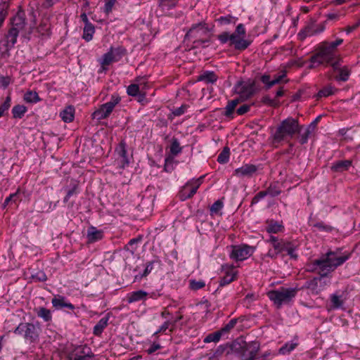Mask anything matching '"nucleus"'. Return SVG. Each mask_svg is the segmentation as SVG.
Here are the masks:
<instances>
[{"mask_svg": "<svg viewBox=\"0 0 360 360\" xmlns=\"http://www.w3.org/2000/svg\"><path fill=\"white\" fill-rule=\"evenodd\" d=\"M259 345L257 342H247L243 340H236L230 345H220L215 351L214 356H219L224 353L226 355L235 354L240 356L241 360H257Z\"/></svg>", "mask_w": 360, "mask_h": 360, "instance_id": "nucleus-1", "label": "nucleus"}, {"mask_svg": "<svg viewBox=\"0 0 360 360\" xmlns=\"http://www.w3.org/2000/svg\"><path fill=\"white\" fill-rule=\"evenodd\" d=\"M349 259V255L340 251L328 252L321 259H316L307 266V270L317 271L321 276H325Z\"/></svg>", "mask_w": 360, "mask_h": 360, "instance_id": "nucleus-2", "label": "nucleus"}, {"mask_svg": "<svg viewBox=\"0 0 360 360\" xmlns=\"http://www.w3.org/2000/svg\"><path fill=\"white\" fill-rule=\"evenodd\" d=\"M300 131V125L297 120L288 117L277 127L271 133L272 143L275 146L283 141H288Z\"/></svg>", "mask_w": 360, "mask_h": 360, "instance_id": "nucleus-3", "label": "nucleus"}, {"mask_svg": "<svg viewBox=\"0 0 360 360\" xmlns=\"http://www.w3.org/2000/svg\"><path fill=\"white\" fill-rule=\"evenodd\" d=\"M267 242L270 243L272 248L269 250L266 255V257L273 259L276 258L278 254L286 252L291 258H297L296 249L298 246L297 243L284 241L273 236H270Z\"/></svg>", "mask_w": 360, "mask_h": 360, "instance_id": "nucleus-4", "label": "nucleus"}, {"mask_svg": "<svg viewBox=\"0 0 360 360\" xmlns=\"http://www.w3.org/2000/svg\"><path fill=\"white\" fill-rule=\"evenodd\" d=\"M297 290L294 288L281 287L269 290L267 295L271 301L278 307L289 303L295 297Z\"/></svg>", "mask_w": 360, "mask_h": 360, "instance_id": "nucleus-5", "label": "nucleus"}, {"mask_svg": "<svg viewBox=\"0 0 360 360\" xmlns=\"http://www.w3.org/2000/svg\"><path fill=\"white\" fill-rule=\"evenodd\" d=\"M333 57V51L328 46V42L323 41L320 44L318 53L311 58L309 68H314L325 63H329Z\"/></svg>", "mask_w": 360, "mask_h": 360, "instance_id": "nucleus-6", "label": "nucleus"}, {"mask_svg": "<svg viewBox=\"0 0 360 360\" xmlns=\"http://www.w3.org/2000/svg\"><path fill=\"white\" fill-rule=\"evenodd\" d=\"M229 248V257L236 262L248 259L255 252V248L245 244L231 245Z\"/></svg>", "mask_w": 360, "mask_h": 360, "instance_id": "nucleus-7", "label": "nucleus"}, {"mask_svg": "<svg viewBox=\"0 0 360 360\" xmlns=\"http://www.w3.org/2000/svg\"><path fill=\"white\" fill-rule=\"evenodd\" d=\"M16 335L22 336L29 342H35L39 337L37 328L32 323H21L15 329Z\"/></svg>", "mask_w": 360, "mask_h": 360, "instance_id": "nucleus-8", "label": "nucleus"}, {"mask_svg": "<svg viewBox=\"0 0 360 360\" xmlns=\"http://www.w3.org/2000/svg\"><path fill=\"white\" fill-rule=\"evenodd\" d=\"M120 98L117 95H112L110 101L103 104L92 114L94 119L98 120H103L108 117L114 108L120 103Z\"/></svg>", "mask_w": 360, "mask_h": 360, "instance_id": "nucleus-9", "label": "nucleus"}, {"mask_svg": "<svg viewBox=\"0 0 360 360\" xmlns=\"http://www.w3.org/2000/svg\"><path fill=\"white\" fill-rule=\"evenodd\" d=\"M125 49L121 46L116 48L110 47L109 51L99 59V63L103 69L104 70L106 66H108L112 63L120 60L125 54Z\"/></svg>", "mask_w": 360, "mask_h": 360, "instance_id": "nucleus-10", "label": "nucleus"}, {"mask_svg": "<svg viewBox=\"0 0 360 360\" xmlns=\"http://www.w3.org/2000/svg\"><path fill=\"white\" fill-rule=\"evenodd\" d=\"M246 31L243 24L236 27V31L231 34V45L236 49H245L249 46V42L245 39Z\"/></svg>", "mask_w": 360, "mask_h": 360, "instance_id": "nucleus-11", "label": "nucleus"}, {"mask_svg": "<svg viewBox=\"0 0 360 360\" xmlns=\"http://www.w3.org/2000/svg\"><path fill=\"white\" fill-rule=\"evenodd\" d=\"M255 82L252 80L242 81L235 86V91L238 94L241 98L247 99L255 92Z\"/></svg>", "mask_w": 360, "mask_h": 360, "instance_id": "nucleus-12", "label": "nucleus"}, {"mask_svg": "<svg viewBox=\"0 0 360 360\" xmlns=\"http://www.w3.org/2000/svg\"><path fill=\"white\" fill-rule=\"evenodd\" d=\"M204 176L197 179H192L188 181L182 188L181 197L182 200L191 198L197 191L199 186L202 184Z\"/></svg>", "mask_w": 360, "mask_h": 360, "instance_id": "nucleus-13", "label": "nucleus"}, {"mask_svg": "<svg viewBox=\"0 0 360 360\" xmlns=\"http://www.w3.org/2000/svg\"><path fill=\"white\" fill-rule=\"evenodd\" d=\"M222 272L224 275L219 281L220 286L226 285L233 281L238 274V271L233 266L227 264L222 266Z\"/></svg>", "mask_w": 360, "mask_h": 360, "instance_id": "nucleus-14", "label": "nucleus"}, {"mask_svg": "<svg viewBox=\"0 0 360 360\" xmlns=\"http://www.w3.org/2000/svg\"><path fill=\"white\" fill-rule=\"evenodd\" d=\"M51 303H52L53 307L57 310L61 309L63 308H68L70 310L75 309V306L72 304H71L70 302H69L68 301V300L63 296H60V295L55 296L52 299Z\"/></svg>", "mask_w": 360, "mask_h": 360, "instance_id": "nucleus-15", "label": "nucleus"}, {"mask_svg": "<svg viewBox=\"0 0 360 360\" xmlns=\"http://www.w3.org/2000/svg\"><path fill=\"white\" fill-rule=\"evenodd\" d=\"M257 167L254 165H245L242 167L235 169L234 175L243 177V176H250L257 171Z\"/></svg>", "mask_w": 360, "mask_h": 360, "instance_id": "nucleus-16", "label": "nucleus"}, {"mask_svg": "<svg viewBox=\"0 0 360 360\" xmlns=\"http://www.w3.org/2000/svg\"><path fill=\"white\" fill-rule=\"evenodd\" d=\"M207 32V28L205 27L204 24L199 23L193 25V27L190 29V30L186 34V36L188 37H195L198 38Z\"/></svg>", "mask_w": 360, "mask_h": 360, "instance_id": "nucleus-17", "label": "nucleus"}, {"mask_svg": "<svg viewBox=\"0 0 360 360\" xmlns=\"http://www.w3.org/2000/svg\"><path fill=\"white\" fill-rule=\"evenodd\" d=\"M325 30L324 24H319L318 25H311L310 27H306L302 32L300 33V36L302 39H304L307 37L312 36L314 34H319Z\"/></svg>", "mask_w": 360, "mask_h": 360, "instance_id": "nucleus-18", "label": "nucleus"}, {"mask_svg": "<svg viewBox=\"0 0 360 360\" xmlns=\"http://www.w3.org/2000/svg\"><path fill=\"white\" fill-rule=\"evenodd\" d=\"M116 152L118 155L117 158V164L118 165L124 168L126 165L129 164V160L127 157V153L125 149V145L124 143H120L117 148L116 149Z\"/></svg>", "mask_w": 360, "mask_h": 360, "instance_id": "nucleus-19", "label": "nucleus"}, {"mask_svg": "<svg viewBox=\"0 0 360 360\" xmlns=\"http://www.w3.org/2000/svg\"><path fill=\"white\" fill-rule=\"evenodd\" d=\"M285 76V75L283 73L280 75H276L273 79H271L269 75H264L261 77V81L266 85L267 89H269L274 85L281 82Z\"/></svg>", "mask_w": 360, "mask_h": 360, "instance_id": "nucleus-20", "label": "nucleus"}, {"mask_svg": "<svg viewBox=\"0 0 360 360\" xmlns=\"http://www.w3.org/2000/svg\"><path fill=\"white\" fill-rule=\"evenodd\" d=\"M148 293L144 290L134 291L127 295V300L129 303L146 300Z\"/></svg>", "mask_w": 360, "mask_h": 360, "instance_id": "nucleus-21", "label": "nucleus"}, {"mask_svg": "<svg viewBox=\"0 0 360 360\" xmlns=\"http://www.w3.org/2000/svg\"><path fill=\"white\" fill-rule=\"evenodd\" d=\"M60 117L65 122H70L75 117V108L72 105L66 107L60 113Z\"/></svg>", "mask_w": 360, "mask_h": 360, "instance_id": "nucleus-22", "label": "nucleus"}, {"mask_svg": "<svg viewBox=\"0 0 360 360\" xmlns=\"http://www.w3.org/2000/svg\"><path fill=\"white\" fill-rule=\"evenodd\" d=\"M87 238L89 242H96L103 238V232L94 226H91L87 231Z\"/></svg>", "mask_w": 360, "mask_h": 360, "instance_id": "nucleus-23", "label": "nucleus"}, {"mask_svg": "<svg viewBox=\"0 0 360 360\" xmlns=\"http://www.w3.org/2000/svg\"><path fill=\"white\" fill-rule=\"evenodd\" d=\"M332 65L335 70H338L339 72V76H338L339 80L344 81V82L348 80L349 75H350V72H351V71L348 67L344 66V67L338 68V63H333Z\"/></svg>", "mask_w": 360, "mask_h": 360, "instance_id": "nucleus-24", "label": "nucleus"}, {"mask_svg": "<svg viewBox=\"0 0 360 360\" xmlns=\"http://www.w3.org/2000/svg\"><path fill=\"white\" fill-rule=\"evenodd\" d=\"M18 35V30L17 27H12L8 33L7 34L6 39V46L8 47L13 46V44L16 42L17 37Z\"/></svg>", "mask_w": 360, "mask_h": 360, "instance_id": "nucleus-25", "label": "nucleus"}, {"mask_svg": "<svg viewBox=\"0 0 360 360\" xmlns=\"http://www.w3.org/2000/svg\"><path fill=\"white\" fill-rule=\"evenodd\" d=\"M109 318L108 316L103 317L94 327V334L100 335L104 328L108 326Z\"/></svg>", "mask_w": 360, "mask_h": 360, "instance_id": "nucleus-26", "label": "nucleus"}, {"mask_svg": "<svg viewBox=\"0 0 360 360\" xmlns=\"http://www.w3.org/2000/svg\"><path fill=\"white\" fill-rule=\"evenodd\" d=\"M95 33V27L92 24H88L84 25L83 29L82 38L86 41H90L92 40L94 34Z\"/></svg>", "mask_w": 360, "mask_h": 360, "instance_id": "nucleus-27", "label": "nucleus"}, {"mask_svg": "<svg viewBox=\"0 0 360 360\" xmlns=\"http://www.w3.org/2000/svg\"><path fill=\"white\" fill-rule=\"evenodd\" d=\"M297 346V343L296 342H288L279 349L278 354L282 355L288 354L290 352L295 349Z\"/></svg>", "mask_w": 360, "mask_h": 360, "instance_id": "nucleus-28", "label": "nucleus"}, {"mask_svg": "<svg viewBox=\"0 0 360 360\" xmlns=\"http://www.w3.org/2000/svg\"><path fill=\"white\" fill-rule=\"evenodd\" d=\"M217 77L212 72H205L198 77L199 81L206 83H214L217 81Z\"/></svg>", "mask_w": 360, "mask_h": 360, "instance_id": "nucleus-29", "label": "nucleus"}, {"mask_svg": "<svg viewBox=\"0 0 360 360\" xmlns=\"http://www.w3.org/2000/svg\"><path fill=\"white\" fill-rule=\"evenodd\" d=\"M27 108L24 105H18L13 107L12 109V113L13 117L15 118H21L24 114L26 112Z\"/></svg>", "mask_w": 360, "mask_h": 360, "instance_id": "nucleus-30", "label": "nucleus"}, {"mask_svg": "<svg viewBox=\"0 0 360 360\" xmlns=\"http://www.w3.org/2000/svg\"><path fill=\"white\" fill-rule=\"evenodd\" d=\"M39 317L43 319L45 321H49L52 319L51 311L44 307H40L37 311Z\"/></svg>", "mask_w": 360, "mask_h": 360, "instance_id": "nucleus-31", "label": "nucleus"}, {"mask_svg": "<svg viewBox=\"0 0 360 360\" xmlns=\"http://www.w3.org/2000/svg\"><path fill=\"white\" fill-rule=\"evenodd\" d=\"M351 165L349 160L339 161L333 164L332 169L335 171H343L347 169Z\"/></svg>", "mask_w": 360, "mask_h": 360, "instance_id": "nucleus-32", "label": "nucleus"}, {"mask_svg": "<svg viewBox=\"0 0 360 360\" xmlns=\"http://www.w3.org/2000/svg\"><path fill=\"white\" fill-rule=\"evenodd\" d=\"M266 229L269 233H276L283 231V226L276 222H271L267 225Z\"/></svg>", "mask_w": 360, "mask_h": 360, "instance_id": "nucleus-33", "label": "nucleus"}, {"mask_svg": "<svg viewBox=\"0 0 360 360\" xmlns=\"http://www.w3.org/2000/svg\"><path fill=\"white\" fill-rule=\"evenodd\" d=\"M224 204L221 200H217L210 207V212L212 215L221 214V210Z\"/></svg>", "mask_w": 360, "mask_h": 360, "instance_id": "nucleus-34", "label": "nucleus"}, {"mask_svg": "<svg viewBox=\"0 0 360 360\" xmlns=\"http://www.w3.org/2000/svg\"><path fill=\"white\" fill-rule=\"evenodd\" d=\"M24 99L28 103H37L39 101V97L37 92L28 91L25 94Z\"/></svg>", "mask_w": 360, "mask_h": 360, "instance_id": "nucleus-35", "label": "nucleus"}, {"mask_svg": "<svg viewBox=\"0 0 360 360\" xmlns=\"http://www.w3.org/2000/svg\"><path fill=\"white\" fill-rule=\"evenodd\" d=\"M181 152V147L177 139H174L172 141L170 146V153L173 155H176Z\"/></svg>", "mask_w": 360, "mask_h": 360, "instance_id": "nucleus-36", "label": "nucleus"}, {"mask_svg": "<svg viewBox=\"0 0 360 360\" xmlns=\"http://www.w3.org/2000/svg\"><path fill=\"white\" fill-rule=\"evenodd\" d=\"M222 331H217L215 333H211L208 335L204 340L205 342H218L221 336L222 335Z\"/></svg>", "mask_w": 360, "mask_h": 360, "instance_id": "nucleus-37", "label": "nucleus"}, {"mask_svg": "<svg viewBox=\"0 0 360 360\" xmlns=\"http://www.w3.org/2000/svg\"><path fill=\"white\" fill-rule=\"evenodd\" d=\"M229 149L228 148H224V150L218 155L217 161L220 163L227 162L229 159Z\"/></svg>", "mask_w": 360, "mask_h": 360, "instance_id": "nucleus-38", "label": "nucleus"}, {"mask_svg": "<svg viewBox=\"0 0 360 360\" xmlns=\"http://www.w3.org/2000/svg\"><path fill=\"white\" fill-rule=\"evenodd\" d=\"M330 300L333 308H340L343 304V300L340 295L333 294L331 295Z\"/></svg>", "mask_w": 360, "mask_h": 360, "instance_id": "nucleus-39", "label": "nucleus"}, {"mask_svg": "<svg viewBox=\"0 0 360 360\" xmlns=\"http://www.w3.org/2000/svg\"><path fill=\"white\" fill-rule=\"evenodd\" d=\"M205 286V283L203 281L191 280L189 281V287L193 290H200Z\"/></svg>", "mask_w": 360, "mask_h": 360, "instance_id": "nucleus-40", "label": "nucleus"}, {"mask_svg": "<svg viewBox=\"0 0 360 360\" xmlns=\"http://www.w3.org/2000/svg\"><path fill=\"white\" fill-rule=\"evenodd\" d=\"M238 103V101L237 99L232 100L231 101L229 102L226 107V115L229 116L232 114L235 108Z\"/></svg>", "mask_w": 360, "mask_h": 360, "instance_id": "nucleus-41", "label": "nucleus"}, {"mask_svg": "<svg viewBox=\"0 0 360 360\" xmlns=\"http://www.w3.org/2000/svg\"><path fill=\"white\" fill-rule=\"evenodd\" d=\"M334 91H335V89L333 86H326L324 89L320 90L319 91L318 96L319 97H322V96L326 97V96L333 94Z\"/></svg>", "mask_w": 360, "mask_h": 360, "instance_id": "nucleus-42", "label": "nucleus"}, {"mask_svg": "<svg viewBox=\"0 0 360 360\" xmlns=\"http://www.w3.org/2000/svg\"><path fill=\"white\" fill-rule=\"evenodd\" d=\"M116 2V0H105L103 11L106 14H109Z\"/></svg>", "mask_w": 360, "mask_h": 360, "instance_id": "nucleus-43", "label": "nucleus"}, {"mask_svg": "<svg viewBox=\"0 0 360 360\" xmlns=\"http://www.w3.org/2000/svg\"><path fill=\"white\" fill-rule=\"evenodd\" d=\"M127 91L129 96H135L139 92V87L137 84H133L128 86Z\"/></svg>", "mask_w": 360, "mask_h": 360, "instance_id": "nucleus-44", "label": "nucleus"}, {"mask_svg": "<svg viewBox=\"0 0 360 360\" xmlns=\"http://www.w3.org/2000/svg\"><path fill=\"white\" fill-rule=\"evenodd\" d=\"M231 33L229 32H223L220 35H219L218 39L222 44H225L226 42H229L231 44Z\"/></svg>", "mask_w": 360, "mask_h": 360, "instance_id": "nucleus-45", "label": "nucleus"}, {"mask_svg": "<svg viewBox=\"0 0 360 360\" xmlns=\"http://www.w3.org/2000/svg\"><path fill=\"white\" fill-rule=\"evenodd\" d=\"M160 348H161V346L159 343L153 342V344H151L149 346V347L148 349H146V351L148 354H152L154 352H155L156 351H158V349H160Z\"/></svg>", "mask_w": 360, "mask_h": 360, "instance_id": "nucleus-46", "label": "nucleus"}, {"mask_svg": "<svg viewBox=\"0 0 360 360\" xmlns=\"http://www.w3.org/2000/svg\"><path fill=\"white\" fill-rule=\"evenodd\" d=\"M17 199V195L15 193L11 194L7 197L4 201V207H6L12 202H15Z\"/></svg>", "mask_w": 360, "mask_h": 360, "instance_id": "nucleus-47", "label": "nucleus"}, {"mask_svg": "<svg viewBox=\"0 0 360 360\" xmlns=\"http://www.w3.org/2000/svg\"><path fill=\"white\" fill-rule=\"evenodd\" d=\"M236 323V320H233V319L231 320L223 328H221V331H222L223 334L224 333L229 331L231 328H233L234 327Z\"/></svg>", "mask_w": 360, "mask_h": 360, "instance_id": "nucleus-48", "label": "nucleus"}, {"mask_svg": "<svg viewBox=\"0 0 360 360\" xmlns=\"http://www.w3.org/2000/svg\"><path fill=\"white\" fill-rule=\"evenodd\" d=\"M160 5L165 8H169L172 6H174L176 4V0H160Z\"/></svg>", "mask_w": 360, "mask_h": 360, "instance_id": "nucleus-49", "label": "nucleus"}, {"mask_svg": "<svg viewBox=\"0 0 360 360\" xmlns=\"http://www.w3.org/2000/svg\"><path fill=\"white\" fill-rule=\"evenodd\" d=\"M219 20L224 25L229 24L232 22H235L234 18L231 16L221 17Z\"/></svg>", "mask_w": 360, "mask_h": 360, "instance_id": "nucleus-50", "label": "nucleus"}, {"mask_svg": "<svg viewBox=\"0 0 360 360\" xmlns=\"http://www.w3.org/2000/svg\"><path fill=\"white\" fill-rule=\"evenodd\" d=\"M319 230L329 231H331L332 228L329 226L324 225L323 223H318L314 225Z\"/></svg>", "mask_w": 360, "mask_h": 360, "instance_id": "nucleus-51", "label": "nucleus"}, {"mask_svg": "<svg viewBox=\"0 0 360 360\" xmlns=\"http://www.w3.org/2000/svg\"><path fill=\"white\" fill-rule=\"evenodd\" d=\"M185 111H186V106L181 105L180 108H176L173 111V114L176 116H179V115L184 114L185 112Z\"/></svg>", "mask_w": 360, "mask_h": 360, "instance_id": "nucleus-52", "label": "nucleus"}, {"mask_svg": "<svg viewBox=\"0 0 360 360\" xmlns=\"http://www.w3.org/2000/svg\"><path fill=\"white\" fill-rule=\"evenodd\" d=\"M343 42V40L342 39H338L335 41H333L330 43H328V46L331 48L333 51L339 45H340Z\"/></svg>", "mask_w": 360, "mask_h": 360, "instance_id": "nucleus-53", "label": "nucleus"}, {"mask_svg": "<svg viewBox=\"0 0 360 360\" xmlns=\"http://www.w3.org/2000/svg\"><path fill=\"white\" fill-rule=\"evenodd\" d=\"M249 109H250V107L248 105H243L238 108L237 113L238 115H243L245 112H247L249 110Z\"/></svg>", "mask_w": 360, "mask_h": 360, "instance_id": "nucleus-54", "label": "nucleus"}, {"mask_svg": "<svg viewBox=\"0 0 360 360\" xmlns=\"http://www.w3.org/2000/svg\"><path fill=\"white\" fill-rule=\"evenodd\" d=\"M33 278L39 281H46V276L43 272L38 273L36 276H34Z\"/></svg>", "mask_w": 360, "mask_h": 360, "instance_id": "nucleus-55", "label": "nucleus"}, {"mask_svg": "<svg viewBox=\"0 0 360 360\" xmlns=\"http://www.w3.org/2000/svg\"><path fill=\"white\" fill-rule=\"evenodd\" d=\"M170 325L169 320H166L165 323L160 327V329L155 333V334L166 330Z\"/></svg>", "mask_w": 360, "mask_h": 360, "instance_id": "nucleus-56", "label": "nucleus"}, {"mask_svg": "<svg viewBox=\"0 0 360 360\" xmlns=\"http://www.w3.org/2000/svg\"><path fill=\"white\" fill-rule=\"evenodd\" d=\"M153 268V263L152 262L148 263L146 266V268H145L144 272H143L142 276H147L149 273L151 272Z\"/></svg>", "mask_w": 360, "mask_h": 360, "instance_id": "nucleus-57", "label": "nucleus"}, {"mask_svg": "<svg viewBox=\"0 0 360 360\" xmlns=\"http://www.w3.org/2000/svg\"><path fill=\"white\" fill-rule=\"evenodd\" d=\"M273 354L271 352L267 351V352H265L261 356H257V360H266V359H268L269 356H271Z\"/></svg>", "mask_w": 360, "mask_h": 360, "instance_id": "nucleus-58", "label": "nucleus"}, {"mask_svg": "<svg viewBox=\"0 0 360 360\" xmlns=\"http://www.w3.org/2000/svg\"><path fill=\"white\" fill-rule=\"evenodd\" d=\"M309 134H310L309 130L307 129L306 131L302 135L300 142L302 143H306L307 141Z\"/></svg>", "mask_w": 360, "mask_h": 360, "instance_id": "nucleus-59", "label": "nucleus"}, {"mask_svg": "<svg viewBox=\"0 0 360 360\" xmlns=\"http://www.w3.org/2000/svg\"><path fill=\"white\" fill-rule=\"evenodd\" d=\"M360 25V20L356 22L354 25L353 26H348L346 29H345V31L347 32V34H349L350 32H352L353 30H354L356 27H358Z\"/></svg>", "mask_w": 360, "mask_h": 360, "instance_id": "nucleus-60", "label": "nucleus"}, {"mask_svg": "<svg viewBox=\"0 0 360 360\" xmlns=\"http://www.w3.org/2000/svg\"><path fill=\"white\" fill-rule=\"evenodd\" d=\"M11 82V79L8 77L1 78V86L6 87Z\"/></svg>", "mask_w": 360, "mask_h": 360, "instance_id": "nucleus-61", "label": "nucleus"}, {"mask_svg": "<svg viewBox=\"0 0 360 360\" xmlns=\"http://www.w3.org/2000/svg\"><path fill=\"white\" fill-rule=\"evenodd\" d=\"M80 18L84 22V25H87L88 24H91L87 17V15L85 13L81 14Z\"/></svg>", "mask_w": 360, "mask_h": 360, "instance_id": "nucleus-62", "label": "nucleus"}, {"mask_svg": "<svg viewBox=\"0 0 360 360\" xmlns=\"http://www.w3.org/2000/svg\"><path fill=\"white\" fill-rule=\"evenodd\" d=\"M75 193V189H71L70 191H68L66 196L64 198V202H67L70 198Z\"/></svg>", "mask_w": 360, "mask_h": 360, "instance_id": "nucleus-63", "label": "nucleus"}, {"mask_svg": "<svg viewBox=\"0 0 360 360\" xmlns=\"http://www.w3.org/2000/svg\"><path fill=\"white\" fill-rule=\"evenodd\" d=\"M339 17V13H329L327 14V18L330 20L338 19Z\"/></svg>", "mask_w": 360, "mask_h": 360, "instance_id": "nucleus-64", "label": "nucleus"}]
</instances>
